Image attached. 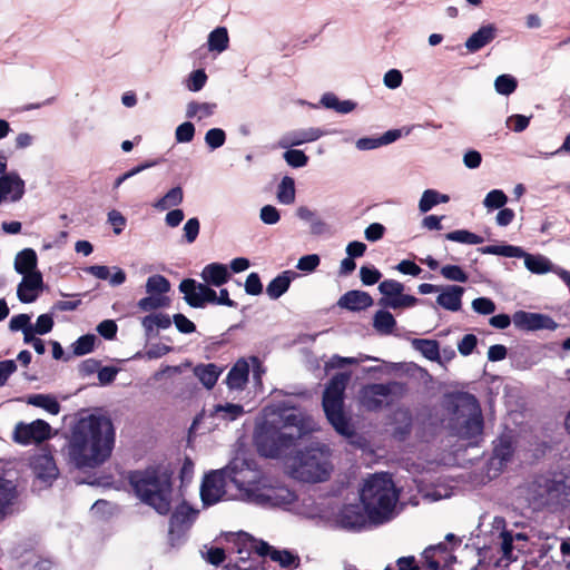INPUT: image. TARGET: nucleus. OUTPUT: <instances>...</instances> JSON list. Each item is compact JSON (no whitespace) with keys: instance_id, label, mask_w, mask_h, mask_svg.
<instances>
[{"instance_id":"1","label":"nucleus","mask_w":570,"mask_h":570,"mask_svg":"<svg viewBox=\"0 0 570 570\" xmlns=\"http://www.w3.org/2000/svg\"><path fill=\"white\" fill-rule=\"evenodd\" d=\"M309 430L306 416L285 403L268 405L255 430V445L259 454L276 459L294 445Z\"/></svg>"},{"instance_id":"2","label":"nucleus","mask_w":570,"mask_h":570,"mask_svg":"<svg viewBox=\"0 0 570 570\" xmlns=\"http://www.w3.org/2000/svg\"><path fill=\"white\" fill-rule=\"evenodd\" d=\"M114 442L111 421L89 415L73 426L67 451L72 463H104L111 454Z\"/></svg>"},{"instance_id":"3","label":"nucleus","mask_w":570,"mask_h":570,"mask_svg":"<svg viewBox=\"0 0 570 570\" xmlns=\"http://www.w3.org/2000/svg\"><path fill=\"white\" fill-rule=\"evenodd\" d=\"M400 488L387 472L363 478L358 484V499L366 518L375 524L385 523L399 513Z\"/></svg>"},{"instance_id":"4","label":"nucleus","mask_w":570,"mask_h":570,"mask_svg":"<svg viewBox=\"0 0 570 570\" xmlns=\"http://www.w3.org/2000/svg\"><path fill=\"white\" fill-rule=\"evenodd\" d=\"M246 468L253 465H223L219 469L205 473L199 495L204 507H212L222 501H243L244 484L248 483L250 475H246Z\"/></svg>"},{"instance_id":"5","label":"nucleus","mask_w":570,"mask_h":570,"mask_svg":"<svg viewBox=\"0 0 570 570\" xmlns=\"http://www.w3.org/2000/svg\"><path fill=\"white\" fill-rule=\"evenodd\" d=\"M250 475L244 484L243 501L263 508L287 509L296 501V494L278 478L262 472L257 465L246 468Z\"/></svg>"},{"instance_id":"6","label":"nucleus","mask_w":570,"mask_h":570,"mask_svg":"<svg viewBox=\"0 0 570 570\" xmlns=\"http://www.w3.org/2000/svg\"><path fill=\"white\" fill-rule=\"evenodd\" d=\"M448 425L451 432L464 440H476L483 432V416L478 399L459 392L446 399Z\"/></svg>"},{"instance_id":"7","label":"nucleus","mask_w":570,"mask_h":570,"mask_svg":"<svg viewBox=\"0 0 570 570\" xmlns=\"http://www.w3.org/2000/svg\"><path fill=\"white\" fill-rule=\"evenodd\" d=\"M130 482L138 498L159 514L170 511L171 480L167 470L149 466L144 474H132Z\"/></svg>"},{"instance_id":"8","label":"nucleus","mask_w":570,"mask_h":570,"mask_svg":"<svg viewBox=\"0 0 570 570\" xmlns=\"http://www.w3.org/2000/svg\"><path fill=\"white\" fill-rule=\"evenodd\" d=\"M350 373H338L328 382L323 394V409L328 422L342 435H351L352 429L343 412V395Z\"/></svg>"},{"instance_id":"9","label":"nucleus","mask_w":570,"mask_h":570,"mask_svg":"<svg viewBox=\"0 0 570 570\" xmlns=\"http://www.w3.org/2000/svg\"><path fill=\"white\" fill-rule=\"evenodd\" d=\"M406 387L400 382L373 383L362 387L360 391V402L368 411H377L383 405L389 404L393 399L404 395Z\"/></svg>"},{"instance_id":"10","label":"nucleus","mask_w":570,"mask_h":570,"mask_svg":"<svg viewBox=\"0 0 570 570\" xmlns=\"http://www.w3.org/2000/svg\"><path fill=\"white\" fill-rule=\"evenodd\" d=\"M51 431L50 424L40 419L30 423L19 422L13 430V440L22 445L39 444L50 439Z\"/></svg>"},{"instance_id":"11","label":"nucleus","mask_w":570,"mask_h":570,"mask_svg":"<svg viewBox=\"0 0 570 570\" xmlns=\"http://www.w3.org/2000/svg\"><path fill=\"white\" fill-rule=\"evenodd\" d=\"M179 291L184 294L186 303L194 308H203L216 299V292L209 285L193 278L184 279L179 284Z\"/></svg>"},{"instance_id":"12","label":"nucleus","mask_w":570,"mask_h":570,"mask_svg":"<svg viewBox=\"0 0 570 570\" xmlns=\"http://www.w3.org/2000/svg\"><path fill=\"white\" fill-rule=\"evenodd\" d=\"M512 323L520 331L534 332L540 330L556 331L559 324L549 315L534 312L517 311Z\"/></svg>"},{"instance_id":"13","label":"nucleus","mask_w":570,"mask_h":570,"mask_svg":"<svg viewBox=\"0 0 570 570\" xmlns=\"http://www.w3.org/2000/svg\"><path fill=\"white\" fill-rule=\"evenodd\" d=\"M286 473L304 484L325 482L332 475V465H288Z\"/></svg>"},{"instance_id":"14","label":"nucleus","mask_w":570,"mask_h":570,"mask_svg":"<svg viewBox=\"0 0 570 570\" xmlns=\"http://www.w3.org/2000/svg\"><path fill=\"white\" fill-rule=\"evenodd\" d=\"M26 193V183L17 171L0 176V198L3 203H18Z\"/></svg>"},{"instance_id":"15","label":"nucleus","mask_w":570,"mask_h":570,"mask_svg":"<svg viewBox=\"0 0 570 570\" xmlns=\"http://www.w3.org/2000/svg\"><path fill=\"white\" fill-rule=\"evenodd\" d=\"M327 132L317 127L298 128L285 132L278 146L283 149L301 146L304 144L313 142L325 136Z\"/></svg>"},{"instance_id":"16","label":"nucleus","mask_w":570,"mask_h":570,"mask_svg":"<svg viewBox=\"0 0 570 570\" xmlns=\"http://www.w3.org/2000/svg\"><path fill=\"white\" fill-rule=\"evenodd\" d=\"M546 493H541L543 503H564L570 501V475L559 476L546 482Z\"/></svg>"},{"instance_id":"17","label":"nucleus","mask_w":570,"mask_h":570,"mask_svg":"<svg viewBox=\"0 0 570 570\" xmlns=\"http://www.w3.org/2000/svg\"><path fill=\"white\" fill-rule=\"evenodd\" d=\"M422 558L430 570H446L454 561V556L443 543L426 548Z\"/></svg>"},{"instance_id":"18","label":"nucleus","mask_w":570,"mask_h":570,"mask_svg":"<svg viewBox=\"0 0 570 570\" xmlns=\"http://www.w3.org/2000/svg\"><path fill=\"white\" fill-rule=\"evenodd\" d=\"M22 276L17 288V296L20 302L29 304L38 298L43 286V279L40 272H33Z\"/></svg>"},{"instance_id":"19","label":"nucleus","mask_w":570,"mask_h":570,"mask_svg":"<svg viewBox=\"0 0 570 570\" xmlns=\"http://www.w3.org/2000/svg\"><path fill=\"white\" fill-rule=\"evenodd\" d=\"M464 287L459 285H442L436 297V304L445 311L459 312L462 307Z\"/></svg>"},{"instance_id":"20","label":"nucleus","mask_w":570,"mask_h":570,"mask_svg":"<svg viewBox=\"0 0 570 570\" xmlns=\"http://www.w3.org/2000/svg\"><path fill=\"white\" fill-rule=\"evenodd\" d=\"M365 520L367 518L361 503L344 504L335 514V521L344 528L361 527Z\"/></svg>"},{"instance_id":"21","label":"nucleus","mask_w":570,"mask_h":570,"mask_svg":"<svg viewBox=\"0 0 570 570\" xmlns=\"http://www.w3.org/2000/svg\"><path fill=\"white\" fill-rule=\"evenodd\" d=\"M19 500V492L16 484L7 479L0 478V520L14 512Z\"/></svg>"},{"instance_id":"22","label":"nucleus","mask_w":570,"mask_h":570,"mask_svg":"<svg viewBox=\"0 0 570 570\" xmlns=\"http://www.w3.org/2000/svg\"><path fill=\"white\" fill-rule=\"evenodd\" d=\"M498 35V28L493 23L481 26L465 40V48L469 52H476L492 42Z\"/></svg>"},{"instance_id":"23","label":"nucleus","mask_w":570,"mask_h":570,"mask_svg":"<svg viewBox=\"0 0 570 570\" xmlns=\"http://www.w3.org/2000/svg\"><path fill=\"white\" fill-rule=\"evenodd\" d=\"M249 364L245 360H238L229 370L226 384L232 391H242L245 389L249 376Z\"/></svg>"},{"instance_id":"24","label":"nucleus","mask_w":570,"mask_h":570,"mask_svg":"<svg viewBox=\"0 0 570 570\" xmlns=\"http://www.w3.org/2000/svg\"><path fill=\"white\" fill-rule=\"evenodd\" d=\"M200 276L207 285L219 287L228 282L230 274L226 265L210 263L203 268Z\"/></svg>"},{"instance_id":"25","label":"nucleus","mask_w":570,"mask_h":570,"mask_svg":"<svg viewBox=\"0 0 570 570\" xmlns=\"http://www.w3.org/2000/svg\"><path fill=\"white\" fill-rule=\"evenodd\" d=\"M296 216L309 224L312 235L321 236L330 233V226L317 214L306 206H299L296 209Z\"/></svg>"},{"instance_id":"26","label":"nucleus","mask_w":570,"mask_h":570,"mask_svg":"<svg viewBox=\"0 0 570 570\" xmlns=\"http://www.w3.org/2000/svg\"><path fill=\"white\" fill-rule=\"evenodd\" d=\"M493 525L498 530L503 529L504 520L502 518H494ZM499 540H500V549L502 552V558L500 559L499 564L505 567L512 560H514V557L512 554V551H513L512 543H513L514 538L510 532L502 530L499 534Z\"/></svg>"},{"instance_id":"27","label":"nucleus","mask_w":570,"mask_h":570,"mask_svg":"<svg viewBox=\"0 0 570 570\" xmlns=\"http://www.w3.org/2000/svg\"><path fill=\"white\" fill-rule=\"evenodd\" d=\"M372 303V297L362 291H350L338 299V305L350 311L365 309L370 307Z\"/></svg>"},{"instance_id":"28","label":"nucleus","mask_w":570,"mask_h":570,"mask_svg":"<svg viewBox=\"0 0 570 570\" xmlns=\"http://www.w3.org/2000/svg\"><path fill=\"white\" fill-rule=\"evenodd\" d=\"M256 552L259 556H269L275 562H278L282 567H296V558L288 551L275 550L266 542H257L254 546Z\"/></svg>"},{"instance_id":"29","label":"nucleus","mask_w":570,"mask_h":570,"mask_svg":"<svg viewBox=\"0 0 570 570\" xmlns=\"http://www.w3.org/2000/svg\"><path fill=\"white\" fill-rule=\"evenodd\" d=\"M294 277L295 273L293 271H284L275 278H273L266 287V294L268 295V297L272 299L279 298L283 294H285L288 291Z\"/></svg>"},{"instance_id":"30","label":"nucleus","mask_w":570,"mask_h":570,"mask_svg":"<svg viewBox=\"0 0 570 570\" xmlns=\"http://www.w3.org/2000/svg\"><path fill=\"white\" fill-rule=\"evenodd\" d=\"M38 257L37 253L32 248H24L20 250L14 258V269L18 274L27 275L37 269Z\"/></svg>"},{"instance_id":"31","label":"nucleus","mask_w":570,"mask_h":570,"mask_svg":"<svg viewBox=\"0 0 570 570\" xmlns=\"http://www.w3.org/2000/svg\"><path fill=\"white\" fill-rule=\"evenodd\" d=\"M525 268L532 274L543 275L547 273H554L557 267L551 261L543 255H533L525 253L523 257Z\"/></svg>"},{"instance_id":"32","label":"nucleus","mask_w":570,"mask_h":570,"mask_svg":"<svg viewBox=\"0 0 570 570\" xmlns=\"http://www.w3.org/2000/svg\"><path fill=\"white\" fill-rule=\"evenodd\" d=\"M98 465H76L79 473L76 475L78 483H86L89 485L109 487L111 481L108 476H97L96 468Z\"/></svg>"},{"instance_id":"33","label":"nucleus","mask_w":570,"mask_h":570,"mask_svg":"<svg viewBox=\"0 0 570 570\" xmlns=\"http://www.w3.org/2000/svg\"><path fill=\"white\" fill-rule=\"evenodd\" d=\"M411 345L429 361L435 362L441 357L440 344L435 340L413 338Z\"/></svg>"},{"instance_id":"34","label":"nucleus","mask_w":570,"mask_h":570,"mask_svg":"<svg viewBox=\"0 0 570 570\" xmlns=\"http://www.w3.org/2000/svg\"><path fill=\"white\" fill-rule=\"evenodd\" d=\"M32 468L35 487L39 490L49 487L59 474L57 465H32Z\"/></svg>"},{"instance_id":"35","label":"nucleus","mask_w":570,"mask_h":570,"mask_svg":"<svg viewBox=\"0 0 570 570\" xmlns=\"http://www.w3.org/2000/svg\"><path fill=\"white\" fill-rule=\"evenodd\" d=\"M184 200V190L180 186L170 188L161 198L154 203V208L159 212H165L170 208H176Z\"/></svg>"},{"instance_id":"36","label":"nucleus","mask_w":570,"mask_h":570,"mask_svg":"<svg viewBox=\"0 0 570 570\" xmlns=\"http://www.w3.org/2000/svg\"><path fill=\"white\" fill-rule=\"evenodd\" d=\"M141 325L147 336L153 335L159 330H166L171 325L169 315L163 313H155L145 316L141 321Z\"/></svg>"},{"instance_id":"37","label":"nucleus","mask_w":570,"mask_h":570,"mask_svg":"<svg viewBox=\"0 0 570 570\" xmlns=\"http://www.w3.org/2000/svg\"><path fill=\"white\" fill-rule=\"evenodd\" d=\"M195 376L206 389H213L218 380L220 370L215 364H202L194 368Z\"/></svg>"},{"instance_id":"38","label":"nucleus","mask_w":570,"mask_h":570,"mask_svg":"<svg viewBox=\"0 0 570 570\" xmlns=\"http://www.w3.org/2000/svg\"><path fill=\"white\" fill-rule=\"evenodd\" d=\"M28 404L43 409L52 415L60 413L61 406L57 399L50 394H33L28 397Z\"/></svg>"},{"instance_id":"39","label":"nucleus","mask_w":570,"mask_h":570,"mask_svg":"<svg viewBox=\"0 0 570 570\" xmlns=\"http://www.w3.org/2000/svg\"><path fill=\"white\" fill-rule=\"evenodd\" d=\"M321 105L327 109H333L338 114H348L356 107L354 101L340 100L337 96L332 92H326L322 96Z\"/></svg>"},{"instance_id":"40","label":"nucleus","mask_w":570,"mask_h":570,"mask_svg":"<svg viewBox=\"0 0 570 570\" xmlns=\"http://www.w3.org/2000/svg\"><path fill=\"white\" fill-rule=\"evenodd\" d=\"M216 108L217 105L214 102L190 101L186 107V117L203 120L213 116Z\"/></svg>"},{"instance_id":"41","label":"nucleus","mask_w":570,"mask_h":570,"mask_svg":"<svg viewBox=\"0 0 570 570\" xmlns=\"http://www.w3.org/2000/svg\"><path fill=\"white\" fill-rule=\"evenodd\" d=\"M513 443L510 435H501L493 446V459L499 460L500 463L508 462L513 453Z\"/></svg>"},{"instance_id":"42","label":"nucleus","mask_w":570,"mask_h":570,"mask_svg":"<svg viewBox=\"0 0 570 570\" xmlns=\"http://www.w3.org/2000/svg\"><path fill=\"white\" fill-rule=\"evenodd\" d=\"M295 181L292 177L285 176L282 178L277 187V200L284 205H291L295 202Z\"/></svg>"},{"instance_id":"43","label":"nucleus","mask_w":570,"mask_h":570,"mask_svg":"<svg viewBox=\"0 0 570 570\" xmlns=\"http://www.w3.org/2000/svg\"><path fill=\"white\" fill-rule=\"evenodd\" d=\"M229 42L227 29L218 27L213 30L208 36V49L209 51L223 52L227 49Z\"/></svg>"},{"instance_id":"44","label":"nucleus","mask_w":570,"mask_h":570,"mask_svg":"<svg viewBox=\"0 0 570 570\" xmlns=\"http://www.w3.org/2000/svg\"><path fill=\"white\" fill-rule=\"evenodd\" d=\"M395 325V318L390 312L381 309L375 313L373 326L379 333L384 335L391 334Z\"/></svg>"},{"instance_id":"45","label":"nucleus","mask_w":570,"mask_h":570,"mask_svg":"<svg viewBox=\"0 0 570 570\" xmlns=\"http://www.w3.org/2000/svg\"><path fill=\"white\" fill-rule=\"evenodd\" d=\"M330 458V448L325 443H313L305 454L304 463H326Z\"/></svg>"},{"instance_id":"46","label":"nucleus","mask_w":570,"mask_h":570,"mask_svg":"<svg viewBox=\"0 0 570 570\" xmlns=\"http://www.w3.org/2000/svg\"><path fill=\"white\" fill-rule=\"evenodd\" d=\"M170 282L163 275L156 274L147 278L145 288L147 294L164 295L170 291Z\"/></svg>"},{"instance_id":"47","label":"nucleus","mask_w":570,"mask_h":570,"mask_svg":"<svg viewBox=\"0 0 570 570\" xmlns=\"http://www.w3.org/2000/svg\"><path fill=\"white\" fill-rule=\"evenodd\" d=\"M170 299L164 295L148 294L138 301L137 306L142 312H151L169 306Z\"/></svg>"},{"instance_id":"48","label":"nucleus","mask_w":570,"mask_h":570,"mask_svg":"<svg viewBox=\"0 0 570 570\" xmlns=\"http://www.w3.org/2000/svg\"><path fill=\"white\" fill-rule=\"evenodd\" d=\"M214 414L227 421H235L244 414V407L234 403L218 404L214 407Z\"/></svg>"},{"instance_id":"49","label":"nucleus","mask_w":570,"mask_h":570,"mask_svg":"<svg viewBox=\"0 0 570 570\" xmlns=\"http://www.w3.org/2000/svg\"><path fill=\"white\" fill-rule=\"evenodd\" d=\"M445 238L451 242H456L461 244H469V245H479L483 243V237L466 230V229H456L453 232H450L445 235Z\"/></svg>"},{"instance_id":"50","label":"nucleus","mask_w":570,"mask_h":570,"mask_svg":"<svg viewBox=\"0 0 570 570\" xmlns=\"http://www.w3.org/2000/svg\"><path fill=\"white\" fill-rule=\"evenodd\" d=\"M507 203L508 196L501 189L490 190L483 199V206L488 212L501 209L505 206Z\"/></svg>"},{"instance_id":"51","label":"nucleus","mask_w":570,"mask_h":570,"mask_svg":"<svg viewBox=\"0 0 570 570\" xmlns=\"http://www.w3.org/2000/svg\"><path fill=\"white\" fill-rule=\"evenodd\" d=\"M416 303H417L416 297H414L412 295H406L403 293L399 294L395 297L381 299L382 305L393 308V309L412 307Z\"/></svg>"},{"instance_id":"52","label":"nucleus","mask_w":570,"mask_h":570,"mask_svg":"<svg viewBox=\"0 0 570 570\" xmlns=\"http://www.w3.org/2000/svg\"><path fill=\"white\" fill-rule=\"evenodd\" d=\"M517 79L511 75H501L494 80V88L499 95L509 96L517 89Z\"/></svg>"},{"instance_id":"53","label":"nucleus","mask_w":570,"mask_h":570,"mask_svg":"<svg viewBox=\"0 0 570 570\" xmlns=\"http://www.w3.org/2000/svg\"><path fill=\"white\" fill-rule=\"evenodd\" d=\"M441 275L451 282L465 283L469 279V275L459 265H444L440 269Z\"/></svg>"},{"instance_id":"54","label":"nucleus","mask_w":570,"mask_h":570,"mask_svg":"<svg viewBox=\"0 0 570 570\" xmlns=\"http://www.w3.org/2000/svg\"><path fill=\"white\" fill-rule=\"evenodd\" d=\"M283 157L287 165L293 168L304 167L308 163V157L305 155L303 150L299 149L287 148Z\"/></svg>"},{"instance_id":"55","label":"nucleus","mask_w":570,"mask_h":570,"mask_svg":"<svg viewBox=\"0 0 570 570\" xmlns=\"http://www.w3.org/2000/svg\"><path fill=\"white\" fill-rule=\"evenodd\" d=\"M205 142L209 149L220 148L226 141V134L220 128H212L205 134Z\"/></svg>"},{"instance_id":"56","label":"nucleus","mask_w":570,"mask_h":570,"mask_svg":"<svg viewBox=\"0 0 570 570\" xmlns=\"http://www.w3.org/2000/svg\"><path fill=\"white\" fill-rule=\"evenodd\" d=\"M379 289L384 298H391L403 293L404 285L395 279H385L380 283Z\"/></svg>"},{"instance_id":"57","label":"nucleus","mask_w":570,"mask_h":570,"mask_svg":"<svg viewBox=\"0 0 570 570\" xmlns=\"http://www.w3.org/2000/svg\"><path fill=\"white\" fill-rule=\"evenodd\" d=\"M195 126L190 121L180 124L175 130V139L178 144H187L194 139Z\"/></svg>"},{"instance_id":"58","label":"nucleus","mask_w":570,"mask_h":570,"mask_svg":"<svg viewBox=\"0 0 570 570\" xmlns=\"http://www.w3.org/2000/svg\"><path fill=\"white\" fill-rule=\"evenodd\" d=\"M96 337L95 335L80 336L73 344L72 350L76 355H85L94 350Z\"/></svg>"},{"instance_id":"59","label":"nucleus","mask_w":570,"mask_h":570,"mask_svg":"<svg viewBox=\"0 0 570 570\" xmlns=\"http://www.w3.org/2000/svg\"><path fill=\"white\" fill-rule=\"evenodd\" d=\"M199 229H200V223H199V219L196 217L189 218L185 223V225L183 227V232H184V238L187 244H193L197 239Z\"/></svg>"},{"instance_id":"60","label":"nucleus","mask_w":570,"mask_h":570,"mask_svg":"<svg viewBox=\"0 0 570 570\" xmlns=\"http://www.w3.org/2000/svg\"><path fill=\"white\" fill-rule=\"evenodd\" d=\"M207 80V75L203 69L193 71L187 80V88L190 91H199L203 89Z\"/></svg>"},{"instance_id":"61","label":"nucleus","mask_w":570,"mask_h":570,"mask_svg":"<svg viewBox=\"0 0 570 570\" xmlns=\"http://www.w3.org/2000/svg\"><path fill=\"white\" fill-rule=\"evenodd\" d=\"M259 218L266 225H275L281 219L278 209L273 205H265L259 210Z\"/></svg>"},{"instance_id":"62","label":"nucleus","mask_w":570,"mask_h":570,"mask_svg":"<svg viewBox=\"0 0 570 570\" xmlns=\"http://www.w3.org/2000/svg\"><path fill=\"white\" fill-rule=\"evenodd\" d=\"M472 308L481 315H490L495 311V304L488 297H479L472 301Z\"/></svg>"},{"instance_id":"63","label":"nucleus","mask_w":570,"mask_h":570,"mask_svg":"<svg viewBox=\"0 0 570 570\" xmlns=\"http://www.w3.org/2000/svg\"><path fill=\"white\" fill-rule=\"evenodd\" d=\"M436 205H438L436 190L435 189L424 190L420 198V202H419V210L421 213H428Z\"/></svg>"},{"instance_id":"64","label":"nucleus","mask_w":570,"mask_h":570,"mask_svg":"<svg viewBox=\"0 0 570 570\" xmlns=\"http://www.w3.org/2000/svg\"><path fill=\"white\" fill-rule=\"evenodd\" d=\"M531 117L524 115H512L507 118L505 125L515 132H522L530 124Z\"/></svg>"}]
</instances>
